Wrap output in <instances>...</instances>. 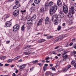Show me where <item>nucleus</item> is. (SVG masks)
<instances>
[{"label": "nucleus", "mask_w": 76, "mask_h": 76, "mask_svg": "<svg viewBox=\"0 0 76 76\" xmlns=\"http://www.w3.org/2000/svg\"><path fill=\"white\" fill-rule=\"evenodd\" d=\"M73 53L74 54H76V51H74L73 52Z\"/></svg>", "instance_id": "obj_64"}, {"label": "nucleus", "mask_w": 76, "mask_h": 76, "mask_svg": "<svg viewBox=\"0 0 76 76\" xmlns=\"http://www.w3.org/2000/svg\"><path fill=\"white\" fill-rule=\"evenodd\" d=\"M41 1V0H34V3L36 4H38L40 3Z\"/></svg>", "instance_id": "obj_17"}, {"label": "nucleus", "mask_w": 76, "mask_h": 76, "mask_svg": "<svg viewBox=\"0 0 76 76\" xmlns=\"http://www.w3.org/2000/svg\"><path fill=\"white\" fill-rule=\"evenodd\" d=\"M50 76H54V74L52 73H50Z\"/></svg>", "instance_id": "obj_49"}, {"label": "nucleus", "mask_w": 76, "mask_h": 76, "mask_svg": "<svg viewBox=\"0 0 76 76\" xmlns=\"http://www.w3.org/2000/svg\"><path fill=\"white\" fill-rule=\"evenodd\" d=\"M34 69V67L33 66L32 68H30V71L32 72V71Z\"/></svg>", "instance_id": "obj_43"}, {"label": "nucleus", "mask_w": 76, "mask_h": 76, "mask_svg": "<svg viewBox=\"0 0 76 76\" xmlns=\"http://www.w3.org/2000/svg\"><path fill=\"white\" fill-rule=\"evenodd\" d=\"M36 15H34L33 16L32 18L33 20H34V19H35V20L36 19Z\"/></svg>", "instance_id": "obj_38"}, {"label": "nucleus", "mask_w": 76, "mask_h": 76, "mask_svg": "<svg viewBox=\"0 0 76 76\" xmlns=\"http://www.w3.org/2000/svg\"><path fill=\"white\" fill-rule=\"evenodd\" d=\"M67 69L66 68H64V70L63 71V72H66V71H67Z\"/></svg>", "instance_id": "obj_46"}, {"label": "nucleus", "mask_w": 76, "mask_h": 76, "mask_svg": "<svg viewBox=\"0 0 76 76\" xmlns=\"http://www.w3.org/2000/svg\"><path fill=\"white\" fill-rule=\"evenodd\" d=\"M24 54L25 55H26L27 56H29V55H30V53H28V52H27V51L24 52Z\"/></svg>", "instance_id": "obj_24"}, {"label": "nucleus", "mask_w": 76, "mask_h": 76, "mask_svg": "<svg viewBox=\"0 0 76 76\" xmlns=\"http://www.w3.org/2000/svg\"><path fill=\"white\" fill-rule=\"evenodd\" d=\"M57 5L55 4L53 6L52 8L51 9H50L49 10L50 15L51 16H53L54 13H55L57 11Z\"/></svg>", "instance_id": "obj_2"}, {"label": "nucleus", "mask_w": 76, "mask_h": 76, "mask_svg": "<svg viewBox=\"0 0 76 76\" xmlns=\"http://www.w3.org/2000/svg\"><path fill=\"white\" fill-rule=\"evenodd\" d=\"M49 22V18L48 17H47L45 19V23L46 24H47V23H48Z\"/></svg>", "instance_id": "obj_18"}, {"label": "nucleus", "mask_w": 76, "mask_h": 76, "mask_svg": "<svg viewBox=\"0 0 76 76\" xmlns=\"http://www.w3.org/2000/svg\"><path fill=\"white\" fill-rule=\"evenodd\" d=\"M57 5L59 7L62 6V2L60 0H58L57 1Z\"/></svg>", "instance_id": "obj_11"}, {"label": "nucleus", "mask_w": 76, "mask_h": 76, "mask_svg": "<svg viewBox=\"0 0 76 76\" xmlns=\"http://www.w3.org/2000/svg\"><path fill=\"white\" fill-rule=\"evenodd\" d=\"M44 67H47V66H48V64H44Z\"/></svg>", "instance_id": "obj_52"}, {"label": "nucleus", "mask_w": 76, "mask_h": 76, "mask_svg": "<svg viewBox=\"0 0 76 76\" xmlns=\"http://www.w3.org/2000/svg\"><path fill=\"white\" fill-rule=\"evenodd\" d=\"M14 66H15V65H12L10 66V67H11V68H12V67H14Z\"/></svg>", "instance_id": "obj_62"}, {"label": "nucleus", "mask_w": 76, "mask_h": 76, "mask_svg": "<svg viewBox=\"0 0 76 76\" xmlns=\"http://www.w3.org/2000/svg\"><path fill=\"white\" fill-rule=\"evenodd\" d=\"M31 18H28L27 19V23L28 25H31L32 23V20H31Z\"/></svg>", "instance_id": "obj_7"}, {"label": "nucleus", "mask_w": 76, "mask_h": 76, "mask_svg": "<svg viewBox=\"0 0 76 76\" xmlns=\"http://www.w3.org/2000/svg\"><path fill=\"white\" fill-rule=\"evenodd\" d=\"M73 42H71L69 44V45H70V46H72V45H73Z\"/></svg>", "instance_id": "obj_58"}, {"label": "nucleus", "mask_w": 76, "mask_h": 76, "mask_svg": "<svg viewBox=\"0 0 76 76\" xmlns=\"http://www.w3.org/2000/svg\"><path fill=\"white\" fill-rule=\"evenodd\" d=\"M15 4H18V3H19V2L17 0H16L15 1Z\"/></svg>", "instance_id": "obj_45"}, {"label": "nucleus", "mask_w": 76, "mask_h": 76, "mask_svg": "<svg viewBox=\"0 0 76 76\" xmlns=\"http://www.w3.org/2000/svg\"><path fill=\"white\" fill-rule=\"evenodd\" d=\"M56 20L58 21V23H60L61 22V18H58L56 19Z\"/></svg>", "instance_id": "obj_31"}, {"label": "nucleus", "mask_w": 76, "mask_h": 76, "mask_svg": "<svg viewBox=\"0 0 76 76\" xmlns=\"http://www.w3.org/2000/svg\"><path fill=\"white\" fill-rule=\"evenodd\" d=\"M20 26L18 25H15L13 26V31L14 32H16L19 29Z\"/></svg>", "instance_id": "obj_4"}, {"label": "nucleus", "mask_w": 76, "mask_h": 76, "mask_svg": "<svg viewBox=\"0 0 76 76\" xmlns=\"http://www.w3.org/2000/svg\"><path fill=\"white\" fill-rule=\"evenodd\" d=\"M53 2L52 1L50 2L49 4H48V3H45V7L46 11H47V10H48V6L51 7V6L53 5Z\"/></svg>", "instance_id": "obj_3"}, {"label": "nucleus", "mask_w": 76, "mask_h": 76, "mask_svg": "<svg viewBox=\"0 0 76 76\" xmlns=\"http://www.w3.org/2000/svg\"><path fill=\"white\" fill-rule=\"evenodd\" d=\"M52 20L53 22H55L57 20L56 19H55V18H54L53 16L52 18Z\"/></svg>", "instance_id": "obj_27"}, {"label": "nucleus", "mask_w": 76, "mask_h": 76, "mask_svg": "<svg viewBox=\"0 0 76 76\" xmlns=\"http://www.w3.org/2000/svg\"><path fill=\"white\" fill-rule=\"evenodd\" d=\"M15 6H16L17 8H18L20 7V4H17Z\"/></svg>", "instance_id": "obj_34"}, {"label": "nucleus", "mask_w": 76, "mask_h": 76, "mask_svg": "<svg viewBox=\"0 0 76 76\" xmlns=\"http://www.w3.org/2000/svg\"><path fill=\"white\" fill-rule=\"evenodd\" d=\"M75 62H76L75 60H73L71 62L72 64H74V63H75Z\"/></svg>", "instance_id": "obj_44"}, {"label": "nucleus", "mask_w": 76, "mask_h": 76, "mask_svg": "<svg viewBox=\"0 0 76 76\" xmlns=\"http://www.w3.org/2000/svg\"><path fill=\"white\" fill-rule=\"evenodd\" d=\"M38 60H36L34 61H33L31 62H30L28 64L30 65H32V64H31L32 63H33L34 64H36V63H37V62H38Z\"/></svg>", "instance_id": "obj_15"}, {"label": "nucleus", "mask_w": 76, "mask_h": 76, "mask_svg": "<svg viewBox=\"0 0 76 76\" xmlns=\"http://www.w3.org/2000/svg\"><path fill=\"white\" fill-rule=\"evenodd\" d=\"M12 76H16V74H15V73H13L12 74Z\"/></svg>", "instance_id": "obj_61"}, {"label": "nucleus", "mask_w": 76, "mask_h": 76, "mask_svg": "<svg viewBox=\"0 0 76 76\" xmlns=\"http://www.w3.org/2000/svg\"><path fill=\"white\" fill-rule=\"evenodd\" d=\"M61 26H58L57 28V30L58 31H60L61 30Z\"/></svg>", "instance_id": "obj_30"}, {"label": "nucleus", "mask_w": 76, "mask_h": 76, "mask_svg": "<svg viewBox=\"0 0 76 76\" xmlns=\"http://www.w3.org/2000/svg\"><path fill=\"white\" fill-rule=\"evenodd\" d=\"M37 64L38 65H39V66L40 67H42V66H43V64H41V63H38Z\"/></svg>", "instance_id": "obj_35"}, {"label": "nucleus", "mask_w": 76, "mask_h": 76, "mask_svg": "<svg viewBox=\"0 0 76 76\" xmlns=\"http://www.w3.org/2000/svg\"><path fill=\"white\" fill-rule=\"evenodd\" d=\"M43 21V19L42 18L40 19L38 23H37V26H41L42 25V22Z\"/></svg>", "instance_id": "obj_10"}, {"label": "nucleus", "mask_w": 76, "mask_h": 76, "mask_svg": "<svg viewBox=\"0 0 76 76\" xmlns=\"http://www.w3.org/2000/svg\"><path fill=\"white\" fill-rule=\"evenodd\" d=\"M51 68H50V69H52V70L54 71H56V69L54 68H52V66H51Z\"/></svg>", "instance_id": "obj_40"}, {"label": "nucleus", "mask_w": 76, "mask_h": 76, "mask_svg": "<svg viewBox=\"0 0 76 76\" xmlns=\"http://www.w3.org/2000/svg\"><path fill=\"white\" fill-rule=\"evenodd\" d=\"M30 11L31 13H33L35 12V8L34 7H32L30 9Z\"/></svg>", "instance_id": "obj_19"}, {"label": "nucleus", "mask_w": 76, "mask_h": 76, "mask_svg": "<svg viewBox=\"0 0 76 76\" xmlns=\"http://www.w3.org/2000/svg\"><path fill=\"white\" fill-rule=\"evenodd\" d=\"M21 76V73H19L16 76Z\"/></svg>", "instance_id": "obj_54"}, {"label": "nucleus", "mask_w": 76, "mask_h": 76, "mask_svg": "<svg viewBox=\"0 0 76 76\" xmlns=\"http://www.w3.org/2000/svg\"><path fill=\"white\" fill-rule=\"evenodd\" d=\"M34 49L33 48H31L30 49H28L27 50H26L25 51H27L28 53V52H31V51H32Z\"/></svg>", "instance_id": "obj_21"}, {"label": "nucleus", "mask_w": 76, "mask_h": 76, "mask_svg": "<svg viewBox=\"0 0 76 76\" xmlns=\"http://www.w3.org/2000/svg\"><path fill=\"white\" fill-rule=\"evenodd\" d=\"M26 65L25 64H23V65H21L19 67V68L20 70H22V69H23L26 67Z\"/></svg>", "instance_id": "obj_13"}, {"label": "nucleus", "mask_w": 76, "mask_h": 76, "mask_svg": "<svg viewBox=\"0 0 76 76\" xmlns=\"http://www.w3.org/2000/svg\"><path fill=\"white\" fill-rule=\"evenodd\" d=\"M69 51L67 50L62 52L61 54L63 55L62 57H63L64 58H67L68 57V56L67 55L65 56H64V55H65V54H66L67 53H69Z\"/></svg>", "instance_id": "obj_6"}, {"label": "nucleus", "mask_w": 76, "mask_h": 76, "mask_svg": "<svg viewBox=\"0 0 76 76\" xmlns=\"http://www.w3.org/2000/svg\"><path fill=\"white\" fill-rule=\"evenodd\" d=\"M54 18H55L57 20V19H58V15L57 14H56L55 15H54L53 16Z\"/></svg>", "instance_id": "obj_28"}, {"label": "nucleus", "mask_w": 76, "mask_h": 76, "mask_svg": "<svg viewBox=\"0 0 76 76\" xmlns=\"http://www.w3.org/2000/svg\"><path fill=\"white\" fill-rule=\"evenodd\" d=\"M64 61V59H62L60 60L61 63H62V62H63Z\"/></svg>", "instance_id": "obj_63"}, {"label": "nucleus", "mask_w": 76, "mask_h": 76, "mask_svg": "<svg viewBox=\"0 0 76 76\" xmlns=\"http://www.w3.org/2000/svg\"><path fill=\"white\" fill-rule=\"evenodd\" d=\"M10 17V15H9V14L7 15L6 17L4 18V21H6V19L7 18H9Z\"/></svg>", "instance_id": "obj_29"}, {"label": "nucleus", "mask_w": 76, "mask_h": 76, "mask_svg": "<svg viewBox=\"0 0 76 76\" xmlns=\"http://www.w3.org/2000/svg\"><path fill=\"white\" fill-rule=\"evenodd\" d=\"M43 70L44 71V72H45V70H47V67H45V66H43Z\"/></svg>", "instance_id": "obj_39"}, {"label": "nucleus", "mask_w": 76, "mask_h": 76, "mask_svg": "<svg viewBox=\"0 0 76 76\" xmlns=\"http://www.w3.org/2000/svg\"><path fill=\"white\" fill-rule=\"evenodd\" d=\"M13 9H17V8L16 7V6L15 5L13 7Z\"/></svg>", "instance_id": "obj_51"}, {"label": "nucleus", "mask_w": 76, "mask_h": 76, "mask_svg": "<svg viewBox=\"0 0 76 76\" xmlns=\"http://www.w3.org/2000/svg\"><path fill=\"white\" fill-rule=\"evenodd\" d=\"M70 67H71V66L70 65L69 66H68L67 70H68L69 69V68H70Z\"/></svg>", "instance_id": "obj_55"}, {"label": "nucleus", "mask_w": 76, "mask_h": 76, "mask_svg": "<svg viewBox=\"0 0 76 76\" xmlns=\"http://www.w3.org/2000/svg\"><path fill=\"white\" fill-rule=\"evenodd\" d=\"M49 59H50V57H48V58H46L45 60H49Z\"/></svg>", "instance_id": "obj_56"}, {"label": "nucleus", "mask_w": 76, "mask_h": 76, "mask_svg": "<svg viewBox=\"0 0 76 76\" xmlns=\"http://www.w3.org/2000/svg\"><path fill=\"white\" fill-rule=\"evenodd\" d=\"M75 10L76 11V3H75L73 6L71 7V8L69 9L67 15L69 18H72L73 14L75 13Z\"/></svg>", "instance_id": "obj_1"}, {"label": "nucleus", "mask_w": 76, "mask_h": 76, "mask_svg": "<svg viewBox=\"0 0 76 76\" xmlns=\"http://www.w3.org/2000/svg\"><path fill=\"white\" fill-rule=\"evenodd\" d=\"M12 61H13V59H10L8 60L7 62H8V63H10L11 62H12Z\"/></svg>", "instance_id": "obj_36"}, {"label": "nucleus", "mask_w": 76, "mask_h": 76, "mask_svg": "<svg viewBox=\"0 0 76 76\" xmlns=\"http://www.w3.org/2000/svg\"><path fill=\"white\" fill-rule=\"evenodd\" d=\"M59 41L58 40V39H57L56 40H55V41H54V43H55L56 42H57V41Z\"/></svg>", "instance_id": "obj_50"}, {"label": "nucleus", "mask_w": 76, "mask_h": 76, "mask_svg": "<svg viewBox=\"0 0 76 76\" xmlns=\"http://www.w3.org/2000/svg\"><path fill=\"white\" fill-rule=\"evenodd\" d=\"M25 30V23L21 27V31H23Z\"/></svg>", "instance_id": "obj_23"}, {"label": "nucleus", "mask_w": 76, "mask_h": 76, "mask_svg": "<svg viewBox=\"0 0 76 76\" xmlns=\"http://www.w3.org/2000/svg\"><path fill=\"white\" fill-rule=\"evenodd\" d=\"M59 47H60V46H58L54 48V50H56V49H58V48H59Z\"/></svg>", "instance_id": "obj_47"}, {"label": "nucleus", "mask_w": 76, "mask_h": 76, "mask_svg": "<svg viewBox=\"0 0 76 76\" xmlns=\"http://www.w3.org/2000/svg\"><path fill=\"white\" fill-rule=\"evenodd\" d=\"M46 40L44 39H40L38 41V43H42V42H43L44 41H45Z\"/></svg>", "instance_id": "obj_16"}, {"label": "nucleus", "mask_w": 76, "mask_h": 76, "mask_svg": "<svg viewBox=\"0 0 76 76\" xmlns=\"http://www.w3.org/2000/svg\"><path fill=\"white\" fill-rule=\"evenodd\" d=\"M63 10L64 13L67 14L68 12V7L67 5H65L63 7Z\"/></svg>", "instance_id": "obj_5"}, {"label": "nucleus", "mask_w": 76, "mask_h": 76, "mask_svg": "<svg viewBox=\"0 0 76 76\" xmlns=\"http://www.w3.org/2000/svg\"><path fill=\"white\" fill-rule=\"evenodd\" d=\"M20 58V56H17L15 58H14V59L13 60L14 61H15V60H18V59Z\"/></svg>", "instance_id": "obj_20"}, {"label": "nucleus", "mask_w": 76, "mask_h": 76, "mask_svg": "<svg viewBox=\"0 0 76 76\" xmlns=\"http://www.w3.org/2000/svg\"><path fill=\"white\" fill-rule=\"evenodd\" d=\"M68 23H70V24H72V23H73V22L72 21V20H70L68 21Z\"/></svg>", "instance_id": "obj_42"}, {"label": "nucleus", "mask_w": 76, "mask_h": 76, "mask_svg": "<svg viewBox=\"0 0 76 76\" xmlns=\"http://www.w3.org/2000/svg\"><path fill=\"white\" fill-rule=\"evenodd\" d=\"M3 66V64H1V63H0V66L1 67V66Z\"/></svg>", "instance_id": "obj_60"}, {"label": "nucleus", "mask_w": 76, "mask_h": 76, "mask_svg": "<svg viewBox=\"0 0 76 76\" xmlns=\"http://www.w3.org/2000/svg\"><path fill=\"white\" fill-rule=\"evenodd\" d=\"M5 25L8 27H10L12 26V23L10 22V21H9L6 23Z\"/></svg>", "instance_id": "obj_14"}, {"label": "nucleus", "mask_w": 76, "mask_h": 76, "mask_svg": "<svg viewBox=\"0 0 76 76\" xmlns=\"http://www.w3.org/2000/svg\"><path fill=\"white\" fill-rule=\"evenodd\" d=\"M63 51V50L62 48L59 49L57 50V51L58 52H60L61 51Z\"/></svg>", "instance_id": "obj_37"}, {"label": "nucleus", "mask_w": 76, "mask_h": 76, "mask_svg": "<svg viewBox=\"0 0 76 76\" xmlns=\"http://www.w3.org/2000/svg\"><path fill=\"white\" fill-rule=\"evenodd\" d=\"M63 12V11L61 10L58 14V16L60 18H63L64 16V15Z\"/></svg>", "instance_id": "obj_8"}, {"label": "nucleus", "mask_w": 76, "mask_h": 76, "mask_svg": "<svg viewBox=\"0 0 76 76\" xmlns=\"http://www.w3.org/2000/svg\"><path fill=\"white\" fill-rule=\"evenodd\" d=\"M32 47L31 45H28L26 46V47L25 48H24L23 50H25V49H26V48H31Z\"/></svg>", "instance_id": "obj_26"}, {"label": "nucleus", "mask_w": 76, "mask_h": 76, "mask_svg": "<svg viewBox=\"0 0 76 76\" xmlns=\"http://www.w3.org/2000/svg\"><path fill=\"white\" fill-rule=\"evenodd\" d=\"M15 0H8V2H12V1H13Z\"/></svg>", "instance_id": "obj_53"}, {"label": "nucleus", "mask_w": 76, "mask_h": 76, "mask_svg": "<svg viewBox=\"0 0 76 76\" xmlns=\"http://www.w3.org/2000/svg\"><path fill=\"white\" fill-rule=\"evenodd\" d=\"M20 12H22V14H23V13H25V12H26V10H24L23 11L21 10L20 11Z\"/></svg>", "instance_id": "obj_41"}, {"label": "nucleus", "mask_w": 76, "mask_h": 76, "mask_svg": "<svg viewBox=\"0 0 76 76\" xmlns=\"http://www.w3.org/2000/svg\"><path fill=\"white\" fill-rule=\"evenodd\" d=\"M64 36L63 35H61L58 36V41H61V40H62V39H63V38H64Z\"/></svg>", "instance_id": "obj_12"}, {"label": "nucleus", "mask_w": 76, "mask_h": 76, "mask_svg": "<svg viewBox=\"0 0 76 76\" xmlns=\"http://www.w3.org/2000/svg\"><path fill=\"white\" fill-rule=\"evenodd\" d=\"M53 38V36H47V38H48V39H51V38Z\"/></svg>", "instance_id": "obj_33"}, {"label": "nucleus", "mask_w": 76, "mask_h": 76, "mask_svg": "<svg viewBox=\"0 0 76 76\" xmlns=\"http://www.w3.org/2000/svg\"><path fill=\"white\" fill-rule=\"evenodd\" d=\"M19 10H16L14 11L13 12V15L15 16H17L19 15Z\"/></svg>", "instance_id": "obj_9"}, {"label": "nucleus", "mask_w": 76, "mask_h": 76, "mask_svg": "<svg viewBox=\"0 0 76 76\" xmlns=\"http://www.w3.org/2000/svg\"><path fill=\"white\" fill-rule=\"evenodd\" d=\"M50 74V71L47 72L45 74V76H49Z\"/></svg>", "instance_id": "obj_22"}, {"label": "nucleus", "mask_w": 76, "mask_h": 76, "mask_svg": "<svg viewBox=\"0 0 76 76\" xmlns=\"http://www.w3.org/2000/svg\"><path fill=\"white\" fill-rule=\"evenodd\" d=\"M6 58V56H3L1 57V59L2 60H4V59H5Z\"/></svg>", "instance_id": "obj_32"}, {"label": "nucleus", "mask_w": 76, "mask_h": 76, "mask_svg": "<svg viewBox=\"0 0 76 76\" xmlns=\"http://www.w3.org/2000/svg\"><path fill=\"white\" fill-rule=\"evenodd\" d=\"M30 54H31L32 55V54H35V52H33L32 53V52H30Z\"/></svg>", "instance_id": "obj_59"}, {"label": "nucleus", "mask_w": 76, "mask_h": 76, "mask_svg": "<svg viewBox=\"0 0 76 76\" xmlns=\"http://www.w3.org/2000/svg\"><path fill=\"white\" fill-rule=\"evenodd\" d=\"M44 11V8L42 7L40 9V12L41 13H42Z\"/></svg>", "instance_id": "obj_25"}, {"label": "nucleus", "mask_w": 76, "mask_h": 76, "mask_svg": "<svg viewBox=\"0 0 76 76\" xmlns=\"http://www.w3.org/2000/svg\"><path fill=\"white\" fill-rule=\"evenodd\" d=\"M5 66H9V64H5Z\"/></svg>", "instance_id": "obj_57"}, {"label": "nucleus", "mask_w": 76, "mask_h": 76, "mask_svg": "<svg viewBox=\"0 0 76 76\" xmlns=\"http://www.w3.org/2000/svg\"><path fill=\"white\" fill-rule=\"evenodd\" d=\"M58 21H57V20L56 21H55V22L54 23V24L55 25H58V22H57Z\"/></svg>", "instance_id": "obj_48"}]
</instances>
